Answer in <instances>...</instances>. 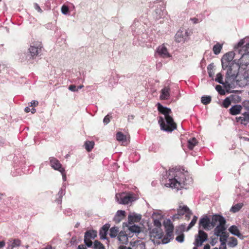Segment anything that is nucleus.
I'll list each match as a JSON object with an SVG mask.
<instances>
[{"mask_svg": "<svg viewBox=\"0 0 249 249\" xmlns=\"http://www.w3.org/2000/svg\"><path fill=\"white\" fill-rule=\"evenodd\" d=\"M170 89L169 87H165L161 90L160 98L161 100H167L170 97Z\"/></svg>", "mask_w": 249, "mask_h": 249, "instance_id": "4be33fe9", "label": "nucleus"}, {"mask_svg": "<svg viewBox=\"0 0 249 249\" xmlns=\"http://www.w3.org/2000/svg\"><path fill=\"white\" fill-rule=\"evenodd\" d=\"M217 237L212 238L210 244H211L212 246H213L217 243Z\"/></svg>", "mask_w": 249, "mask_h": 249, "instance_id": "864d4df0", "label": "nucleus"}, {"mask_svg": "<svg viewBox=\"0 0 249 249\" xmlns=\"http://www.w3.org/2000/svg\"><path fill=\"white\" fill-rule=\"evenodd\" d=\"M164 226L167 236L170 237L171 238H173L174 226L171 223V221L168 220L166 223H164Z\"/></svg>", "mask_w": 249, "mask_h": 249, "instance_id": "f3484780", "label": "nucleus"}, {"mask_svg": "<svg viewBox=\"0 0 249 249\" xmlns=\"http://www.w3.org/2000/svg\"><path fill=\"white\" fill-rule=\"evenodd\" d=\"M149 235L150 239L154 242L155 239H161L163 236V232L160 227H156L150 231Z\"/></svg>", "mask_w": 249, "mask_h": 249, "instance_id": "6e6552de", "label": "nucleus"}, {"mask_svg": "<svg viewBox=\"0 0 249 249\" xmlns=\"http://www.w3.org/2000/svg\"><path fill=\"white\" fill-rule=\"evenodd\" d=\"M222 46V45L217 43L215 45H214L213 47V52L215 54H218L220 53Z\"/></svg>", "mask_w": 249, "mask_h": 249, "instance_id": "7c9ffc66", "label": "nucleus"}, {"mask_svg": "<svg viewBox=\"0 0 249 249\" xmlns=\"http://www.w3.org/2000/svg\"><path fill=\"white\" fill-rule=\"evenodd\" d=\"M97 236V232L95 230H89L85 232L84 242L88 247H91L93 245L92 240Z\"/></svg>", "mask_w": 249, "mask_h": 249, "instance_id": "39448f33", "label": "nucleus"}, {"mask_svg": "<svg viewBox=\"0 0 249 249\" xmlns=\"http://www.w3.org/2000/svg\"><path fill=\"white\" fill-rule=\"evenodd\" d=\"M230 241L228 243V245L231 248L236 247L238 244V241L236 238L233 237H231L229 238Z\"/></svg>", "mask_w": 249, "mask_h": 249, "instance_id": "c85d7f7f", "label": "nucleus"}, {"mask_svg": "<svg viewBox=\"0 0 249 249\" xmlns=\"http://www.w3.org/2000/svg\"><path fill=\"white\" fill-rule=\"evenodd\" d=\"M155 225H156V227H160L161 223L159 220H155L154 221Z\"/></svg>", "mask_w": 249, "mask_h": 249, "instance_id": "e2e57ef3", "label": "nucleus"}, {"mask_svg": "<svg viewBox=\"0 0 249 249\" xmlns=\"http://www.w3.org/2000/svg\"><path fill=\"white\" fill-rule=\"evenodd\" d=\"M190 20L192 21V22L194 24H196V23H199L200 22L199 19L198 18H190Z\"/></svg>", "mask_w": 249, "mask_h": 249, "instance_id": "052dcab7", "label": "nucleus"}, {"mask_svg": "<svg viewBox=\"0 0 249 249\" xmlns=\"http://www.w3.org/2000/svg\"><path fill=\"white\" fill-rule=\"evenodd\" d=\"M185 226L184 225H181L180 226L178 227L176 231V234H179L180 232H182L184 231Z\"/></svg>", "mask_w": 249, "mask_h": 249, "instance_id": "09e8293b", "label": "nucleus"}, {"mask_svg": "<svg viewBox=\"0 0 249 249\" xmlns=\"http://www.w3.org/2000/svg\"><path fill=\"white\" fill-rule=\"evenodd\" d=\"M60 172H61V173L62 174L63 180L64 181H66L67 177H66V175L65 173V169H61V171Z\"/></svg>", "mask_w": 249, "mask_h": 249, "instance_id": "6e6d98bb", "label": "nucleus"}, {"mask_svg": "<svg viewBox=\"0 0 249 249\" xmlns=\"http://www.w3.org/2000/svg\"><path fill=\"white\" fill-rule=\"evenodd\" d=\"M42 48V46L40 44L31 45L30 47L28 49L27 57L29 59H34L41 53Z\"/></svg>", "mask_w": 249, "mask_h": 249, "instance_id": "0eeeda50", "label": "nucleus"}, {"mask_svg": "<svg viewBox=\"0 0 249 249\" xmlns=\"http://www.w3.org/2000/svg\"><path fill=\"white\" fill-rule=\"evenodd\" d=\"M236 53L230 52L225 54L222 59V66L223 70L227 69L226 75V82L234 83V80L239 77V65L237 64V59L233 60L234 56L237 55Z\"/></svg>", "mask_w": 249, "mask_h": 249, "instance_id": "f257e3e1", "label": "nucleus"}, {"mask_svg": "<svg viewBox=\"0 0 249 249\" xmlns=\"http://www.w3.org/2000/svg\"><path fill=\"white\" fill-rule=\"evenodd\" d=\"M237 79L239 80H234V82H236L238 84H240V82L242 81H244V83L243 84H247L248 83L249 84V69L246 70L243 75H240L239 74V77L237 78Z\"/></svg>", "mask_w": 249, "mask_h": 249, "instance_id": "4468645a", "label": "nucleus"}, {"mask_svg": "<svg viewBox=\"0 0 249 249\" xmlns=\"http://www.w3.org/2000/svg\"><path fill=\"white\" fill-rule=\"evenodd\" d=\"M229 231L232 234L240 238L243 237L242 234L240 232L237 227L232 225L229 228Z\"/></svg>", "mask_w": 249, "mask_h": 249, "instance_id": "393cba45", "label": "nucleus"}, {"mask_svg": "<svg viewBox=\"0 0 249 249\" xmlns=\"http://www.w3.org/2000/svg\"><path fill=\"white\" fill-rule=\"evenodd\" d=\"M216 90L221 95H224L225 92V90L223 89L222 87L220 85H216L215 87Z\"/></svg>", "mask_w": 249, "mask_h": 249, "instance_id": "37998d69", "label": "nucleus"}, {"mask_svg": "<svg viewBox=\"0 0 249 249\" xmlns=\"http://www.w3.org/2000/svg\"><path fill=\"white\" fill-rule=\"evenodd\" d=\"M128 230L133 233H140L141 231V228L136 225H129Z\"/></svg>", "mask_w": 249, "mask_h": 249, "instance_id": "bb28decb", "label": "nucleus"}, {"mask_svg": "<svg viewBox=\"0 0 249 249\" xmlns=\"http://www.w3.org/2000/svg\"><path fill=\"white\" fill-rule=\"evenodd\" d=\"M157 53L161 57L163 58L171 57V55L169 53L167 49L164 45L159 46L157 49Z\"/></svg>", "mask_w": 249, "mask_h": 249, "instance_id": "9b49d317", "label": "nucleus"}, {"mask_svg": "<svg viewBox=\"0 0 249 249\" xmlns=\"http://www.w3.org/2000/svg\"><path fill=\"white\" fill-rule=\"evenodd\" d=\"M187 34L186 31L183 32V31L179 30H178L175 35V40L177 42H181L184 40L185 36Z\"/></svg>", "mask_w": 249, "mask_h": 249, "instance_id": "412c9836", "label": "nucleus"}, {"mask_svg": "<svg viewBox=\"0 0 249 249\" xmlns=\"http://www.w3.org/2000/svg\"><path fill=\"white\" fill-rule=\"evenodd\" d=\"M215 81L219 84H224L223 76L221 73H218L216 74V77L215 79Z\"/></svg>", "mask_w": 249, "mask_h": 249, "instance_id": "58836bf2", "label": "nucleus"}, {"mask_svg": "<svg viewBox=\"0 0 249 249\" xmlns=\"http://www.w3.org/2000/svg\"><path fill=\"white\" fill-rule=\"evenodd\" d=\"M77 249H86L84 245L81 244L78 246Z\"/></svg>", "mask_w": 249, "mask_h": 249, "instance_id": "774afa93", "label": "nucleus"}, {"mask_svg": "<svg viewBox=\"0 0 249 249\" xmlns=\"http://www.w3.org/2000/svg\"><path fill=\"white\" fill-rule=\"evenodd\" d=\"M110 228V225L109 224H106L104 225L100 229L99 231V235L101 239H107V235Z\"/></svg>", "mask_w": 249, "mask_h": 249, "instance_id": "aec40b11", "label": "nucleus"}, {"mask_svg": "<svg viewBox=\"0 0 249 249\" xmlns=\"http://www.w3.org/2000/svg\"><path fill=\"white\" fill-rule=\"evenodd\" d=\"M208 240V234L203 230H199L198 234L195 235L194 244L196 247H200L203 242Z\"/></svg>", "mask_w": 249, "mask_h": 249, "instance_id": "423d86ee", "label": "nucleus"}, {"mask_svg": "<svg viewBox=\"0 0 249 249\" xmlns=\"http://www.w3.org/2000/svg\"><path fill=\"white\" fill-rule=\"evenodd\" d=\"M135 249H145V245L144 243H138L135 245Z\"/></svg>", "mask_w": 249, "mask_h": 249, "instance_id": "a18cd8bd", "label": "nucleus"}, {"mask_svg": "<svg viewBox=\"0 0 249 249\" xmlns=\"http://www.w3.org/2000/svg\"><path fill=\"white\" fill-rule=\"evenodd\" d=\"M141 219V215L133 213L129 214L128 216V221L129 225L132 224L133 222H138Z\"/></svg>", "mask_w": 249, "mask_h": 249, "instance_id": "b1692460", "label": "nucleus"}, {"mask_svg": "<svg viewBox=\"0 0 249 249\" xmlns=\"http://www.w3.org/2000/svg\"><path fill=\"white\" fill-rule=\"evenodd\" d=\"M187 172L180 169H172L169 170L168 182L166 183V186L178 190L183 186L192 182V178L187 175Z\"/></svg>", "mask_w": 249, "mask_h": 249, "instance_id": "f03ea898", "label": "nucleus"}, {"mask_svg": "<svg viewBox=\"0 0 249 249\" xmlns=\"http://www.w3.org/2000/svg\"><path fill=\"white\" fill-rule=\"evenodd\" d=\"M69 7L65 5H63L61 7V12L64 15H67L69 13Z\"/></svg>", "mask_w": 249, "mask_h": 249, "instance_id": "79ce46f5", "label": "nucleus"}, {"mask_svg": "<svg viewBox=\"0 0 249 249\" xmlns=\"http://www.w3.org/2000/svg\"><path fill=\"white\" fill-rule=\"evenodd\" d=\"M123 219V218H122L121 217H117V218L116 219V215H115L114 217V221L116 222V223H119Z\"/></svg>", "mask_w": 249, "mask_h": 249, "instance_id": "680f3d73", "label": "nucleus"}, {"mask_svg": "<svg viewBox=\"0 0 249 249\" xmlns=\"http://www.w3.org/2000/svg\"><path fill=\"white\" fill-rule=\"evenodd\" d=\"M242 108H244L245 109L249 110V100H246L244 101L242 103Z\"/></svg>", "mask_w": 249, "mask_h": 249, "instance_id": "de8ad7c7", "label": "nucleus"}, {"mask_svg": "<svg viewBox=\"0 0 249 249\" xmlns=\"http://www.w3.org/2000/svg\"><path fill=\"white\" fill-rule=\"evenodd\" d=\"M245 43L244 39H241L240 41L237 43L236 46L235 47V52H238V54H240L241 53V50H238V49L241 47H242Z\"/></svg>", "mask_w": 249, "mask_h": 249, "instance_id": "e433bc0d", "label": "nucleus"}, {"mask_svg": "<svg viewBox=\"0 0 249 249\" xmlns=\"http://www.w3.org/2000/svg\"><path fill=\"white\" fill-rule=\"evenodd\" d=\"M115 199L117 202L120 204H128L136 200L135 195L134 194L129 193L125 194H116Z\"/></svg>", "mask_w": 249, "mask_h": 249, "instance_id": "20e7f679", "label": "nucleus"}, {"mask_svg": "<svg viewBox=\"0 0 249 249\" xmlns=\"http://www.w3.org/2000/svg\"><path fill=\"white\" fill-rule=\"evenodd\" d=\"M34 8L36 11H37L39 13H41L42 12L40 6L37 3L34 4Z\"/></svg>", "mask_w": 249, "mask_h": 249, "instance_id": "4d7b16f0", "label": "nucleus"}, {"mask_svg": "<svg viewBox=\"0 0 249 249\" xmlns=\"http://www.w3.org/2000/svg\"><path fill=\"white\" fill-rule=\"evenodd\" d=\"M197 220V217L196 216H194L193 217V219L192 220V221H191V222L190 223V224H189V225L187 227V231L189 230L191 228H192L195 225V224Z\"/></svg>", "mask_w": 249, "mask_h": 249, "instance_id": "4c0bfd02", "label": "nucleus"}, {"mask_svg": "<svg viewBox=\"0 0 249 249\" xmlns=\"http://www.w3.org/2000/svg\"><path fill=\"white\" fill-rule=\"evenodd\" d=\"M214 67V66L213 64L212 63V64H209L207 67L208 71H213Z\"/></svg>", "mask_w": 249, "mask_h": 249, "instance_id": "bf43d9fd", "label": "nucleus"}, {"mask_svg": "<svg viewBox=\"0 0 249 249\" xmlns=\"http://www.w3.org/2000/svg\"><path fill=\"white\" fill-rule=\"evenodd\" d=\"M209 75L210 77L213 78L214 72L213 71H208Z\"/></svg>", "mask_w": 249, "mask_h": 249, "instance_id": "0e129e2a", "label": "nucleus"}, {"mask_svg": "<svg viewBox=\"0 0 249 249\" xmlns=\"http://www.w3.org/2000/svg\"><path fill=\"white\" fill-rule=\"evenodd\" d=\"M231 104V101L229 97H227L223 102V106L225 108H228Z\"/></svg>", "mask_w": 249, "mask_h": 249, "instance_id": "ea45409f", "label": "nucleus"}, {"mask_svg": "<svg viewBox=\"0 0 249 249\" xmlns=\"http://www.w3.org/2000/svg\"><path fill=\"white\" fill-rule=\"evenodd\" d=\"M219 222V224H226V221L225 218L222 215L219 214H214L213 216L212 221H211V225L212 228L214 227L217 223Z\"/></svg>", "mask_w": 249, "mask_h": 249, "instance_id": "f8f14e48", "label": "nucleus"}, {"mask_svg": "<svg viewBox=\"0 0 249 249\" xmlns=\"http://www.w3.org/2000/svg\"><path fill=\"white\" fill-rule=\"evenodd\" d=\"M236 120L237 122L247 124L249 122V111L244 112L241 116L236 117Z\"/></svg>", "mask_w": 249, "mask_h": 249, "instance_id": "dca6fc26", "label": "nucleus"}, {"mask_svg": "<svg viewBox=\"0 0 249 249\" xmlns=\"http://www.w3.org/2000/svg\"><path fill=\"white\" fill-rule=\"evenodd\" d=\"M197 143V141L195 138H193L188 141V147L189 149L192 150Z\"/></svg>", "mask_w": 249, "mask_h": 249, "instance_id": "cd10ccee", "label": "nucleus"}, {"mask_svg": "<svg viewBox=\"0 0 249 249\" xmlns=\"http://www.w3.org/2000/svg\"><path fill=\"white\" fill-rule=\"evenodd\" d=\"M84 145L86 149L89 152L91 151V150L93 149L94 145V142L93 141H86L85 142Z\"/></svg>", "mask_w": 249, "mask_h": 249, "instance_id": "c756f323", "label": "nucleus"}, {"mask_svg": "<svg viewBox=\"0 0 249 249\" xmlns=\"http://www.w3.org/2000/svg\"><path fill=\"white\" fill-rule=\"evenodd\" d=\"M93 248L95 249H104L105 246L99 241L95 240L93 243Z\"/></svg>", "mask_w": 249, "mask_h": 249, "instance_id": "f704fd0d", "label": "nucleus"}, {"mask_svg": "<svg viewBox=\"0 0 249 249\" xmlns=\"http://www.w3.org/2000/svg\"><path fill=\"white\" fill-rule=\"evenodd\" d=\"M119 249H132V248L130 247H127L125 246L122 245V246H120L119 247Z\"/></svg>", "mask_w": 249, "mask_h": 249, "instance_id": "69168bd1", "label": "nucleus"}, {"mask_svg": "<svg viewBox=\"0 0 249 249\" xmlns=\"http://www.w3.org/2000/svg\"><path fill=\"white\" fill-rule=\"evenodd\" d=\"M179 216H180V215L179 214H178V213H177V214H176L173 216L172 219L174 221L176 219H178Z\"/></svg>", "mask_w": 249, "mask_h": 249, "instance_id": "338daca9", "label": "nucleus"}, {"mask_svg": "<svg viewBox=\"0 0 249 249\" xmlns=\"http://www.w3.org/2000/svg\"><path fill=\"white\" fill-rule=\"evenodd\" d=\"M119 228L117 227H113L110 229L109 236L112 238H114L118 235Z\"/></svg>", "mask_w": 249, "mask_h": 249, "instance_id": "a878e982", "label": "nucleus"}, {"mask_svg": "<svg viewBox=\"0 0 249 249\" xmlns=\"http://www.w3.org/2000/svg\"><path fill=\"white\" fill-rule=\"evenodd\" d=\"M16 246V239H13L12 243L10 244L9 243H8V246L7 247V249H13L15 246Z\"/></svg>", "mask_w": 249, "mask_h": 249, "instance_id": "3c124183", "label": "nucleus"}, {"mask_svg": "<svg viewBox=\"0 0 249 249\" xmlns=\"http://www.w3.org/2000/svg\"><path fill=\"white\" fill-rule=\"evenodd\" d=\"M243 204L242 203H237L235 205L233 206L231 209V212L233 213H236L238 212L243 207Z\"/></svg>", "mask_w": 249, "mask_h": 249, "instance_id": "2f4dec72", "label": "nucleus"}, {"mask_svg": "<svg viewBox=\"0 0 249 249\" xmlns=\"http://www.w3.org/2000/svg\"><path fill=\"white\" fill-rule=\"evenodd\" d=\"M69 89L71 91H77L78 89H76V87L74 85H71L69 87Z\"/></svg>", "mask_w": 249, "mask_h": 249, "instance_id": "5fc2aeb1", "label": "nucleus"}, {"mask_svg": "<svg viewBox=\"0 0 249 249\" xmlns=\"http://www.w3.org/2000/svg\"><path fill=\"white\" fill-rule=\"evenodd\" d=\"M184 235L183 233H181L176 238V240L179 243H182L184 241Z\"/></svg>", "mask_w": 249, "mask_h": 249, "instance_id": "49530a36", "label": "nucleus"}, {"mask_svg": "<svg viewBox=\"0 0 249 249\" xmlns=\"http://www.w3.org/2000/svg\"><path fill=\"white\" fill-rule=\"evenodd\" d=\"M201 102L204 105H208L211 101V97L210 96H204L201 97Z\"/></svg>", "mask_w": 249, "mask_h": 249, "instance_id": "c9c22d12", "label": "nucleus"}, {"mask_svg": "<svg viewBox=\"0 0 249 249\" xmlns=\"http://www.w3.org/2000/svg\"><path fill=\"white\" fill-rule=\"evenodd\" d=\"M125 212L124 211H123V210H119L116 213V214H115L116 215V219L117 218V217H121L122 218H124V216H125Z\"/></svg>", "mask_w": 249, "mask_h": 249, "instance_id": "a19ab883", "label": "nucleus"}, {"mask_svg": "<svg viewBox=\"0 0 249 249\" xmlns=\"http://www.w3.org/2000/svg\"><path fill=\"white\" fill-rule=\"evenodd\" d=\"M177 213L179 215H182L185 213H187L186 216L188 217V218H189L190 215L192 214V212L190 210L187 206H180L177 210Z\"/></svg>", "mask_w": 249, "mask_h": 249, "instance_id": "a211bd4d", "label": "nucleus"}, {"mask_svg": "<svg viewBox=\"0 0 249 249\" xmlns=\"http://www.w3.org/2000/svg\"><path fill=\"white\" fill-rule=\"evenodd\" d=\"M50 162L51 166L54 170H58L60 172L61 169H64V168H62L61 164L56 159L54 158H51L50 159Z\"/></svg>", "mask_w": 249, "mask_h": 249, "instance_id": "2eb2a0df", "label": "nucleus"}, {"mask_svg": "<svg viewBox=\"0 0 249 249\" xmlns=\"http://www.w3.org/2000/svg\"><path fill=\"white\" fill-rule=\"evenodd\" d=\"M172 238H171L170 237H168V236H167V237H164L162 239V242L163 244H167V243H169L170 241V240Z\"/></svg>", "mask_w": 249, "mask_h": 249, "instance_id": "603ef678", "label": "nucleus"}, {"mask_svg": "<svg viewBox=\"0 0 249 249\" xmlns=\"http://www.w3.org/2000/svg\"><path fill=\"white\" fill-rule=\"evenodd\" d=\"M199 227L202 226L203 229L205 230H210L212 229L210 219L207 215H205L200 218L199 221Z\"/></svg>", "mask_w": 249, "mask_h": 249, "instance_id": "1a4fd4ad", "label": "nucleus"}, {"mask_svg": "<svg viewBox=\"0 0 249 249\" xmlns=\"http://www.w3.org/2000/svg\"><path fill=\"white\" fill-rule=\"evenodd\" d=\"M220 237L219 240H221L222 241H227V238L228 237V233L225 232L220 235L219 236Z\"/></svg>", "mask_w": 249, "mask_h": 249, "instance_id": "c03bdc74", "label": "nucleus"}, {"mask_svg": "<svg viewBox=\"0 0 249 249\" xmlns=\"http://www.w3.org/2000/svg\"><path fill=\"white\" fill-rule=\"evenodd\" d=\"M226 224H218L213 230V234L217 237H219V235L225 233L226 232V227L225 226Z\"/></svg>", "mask_w": 249, "mask_h": 249, "instance_id": "ddd939ff", "label": "nucleus"}, {"mask_svg": "<svg viewBox=\"0 0 249 249\" xmlns=\"http://www.w3.org/2000/svg\"><path fill=\"white\" fill-rule=\"evenodd\" d=\"M116 139L118 141L125 142L126 140V137L124 135L122 132H119L116 134Z\"/></svg>", "mask_w": 249, "mask_h": 249, "instance_id": "72a5a7b5", "label": "nucleus"}, {"mask_svg": "<svg viewBox=\"0 0 249 249\" xmlns=\"http://www.w3.org/2000/svg\"><path fill=\"white\" fill-rule=\"evenodd\" d=\"M242 106L240 105H235L232 106L230 109V113L232 115H236L241 113Z\"/></svg>", "mask_w": 249, "mask_h": 249, "instance_id": "5701e85b", "label": "nucleus"}, {"mask_svg": "<svg viewBox=\"0 0 249 249\" xmlns=\"http://www.w3.org/2000/svg\"><path fill=\"white\" fill-rule=\"evenodd\" d=\"M30 107H36L38 105V102L37 101L33 100L31 103Z\"/></svg>", "mask_w": 249, "mask_h": 249, "instance_id": "13d9d810", "label": "nucleus"}, {"mask_svg": "<svg viewBox=\"0 0 249 249\" xmlns=\"http://www.w3.org/2000/svg\"><path fill=\"white\" fill-rule=\"evenodd\" d=\"M117 239L120 243L122 244H127L128 242V236L124 231H121L118 233Z\"/></svg>", "mask_w": 249, "mask_h": 249, "instance_id": "6ab92c4d", "label": "nucleus"}, {"mask_svg": "<svg viewBox=\"0 0 249 249\" xmlns=\"http://www.w3.org/2000/svg\"><path fill=\"white\" fill-rule=\"evenodd\" d=\"M241 56L240 59H237V64L239 65V69L241 66H247L249 64V53H244L242 54L241 53Z\"/></svg>", "mask_w": 249, "mask_h": 249, "instance_id": "9d476101", "label": "nucleus"}, {"mask_svg": "<svg viewBox=\"0 0 249 249\" xmlns=\"http://www.w3.org/2000/svg\"><path fill=\"white\" fill-rule=\"evenodd\" d=\"M110 116L109 114H107L106 116L103 120V122L105 124H107L110 122Z\"/></svg>", "mask_w": 249, "mask_h": 249, "instance_id": "8fccbe9b", "label": "nucleus"}, {"mask_svg": "<svg viewBox=\"0 0 249 249\" xmlns=\"http://www.w3.org/2000/svg\"><path fill=\"white\" fill-rule=\"evenodd\" d=\"M157 106L159 111L164 115V117H160L158 120L161 129L166 132H172L177 128V124L170 116L172 113L171 109L163 107L160 103H158Z\"/></svg>", "mask_w": 249, "mask_h": 249, "instance_id": "7ed1b4c3", "label": "nucleus"}, {"mask_svg": "<svg viewBox=\"0 0 249 249\" xmlns=\"http://www.w3.org/2000/svg\"><path fill=\"white\" fill-rule=\"evenodd\" d=\"M65 189L63 190V188H61L57 194L58 197L57 198V201L58 204L61 203L62 198L63 196L65 195Z\"/></svg>", "mask_w": 249, "mask_h": 249, "instance_id": "473e14b6", "label": "nucleus"}]
</instances>
